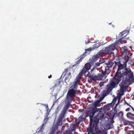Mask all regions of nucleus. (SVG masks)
Returning <instances> with one entry per match:
<instances>
[{
  "label": "nucleus",
  "mask_w": 134,
  "mask_h": 134,
  "mask_svg": "<svg viewBox=\"0 0 134 134\" xmlns=\"http://www.w3.org/2000/svg\"><path fill=\"white\" fill-rule=\"evenodd\" d=\"M123 53H126L125 56L126 61L123 64H121L120 61L117 62L114 61L115 65L118 66V69L114 76L110 79L109 83L106 85L105 90L103 91V97L107 96L113 88L117 87L122 77L125 80H127L134 77L133 76V73L130 69H124L125 67H126V62L129 60L130 57L125 51H123Z\"/></svg>",
  "instance_id": "obj_1"
},
{
  "label": "nucleus",
  "mask_w": 134,
  "mask_h": 134,
  "mask_svg": "<svg viewBox=\"0 0 134 134\" xmlns=\"http://www.w3.org/2000/svg\"><path fill=\"white\" fill-rule=\"evenodd\" d=\"M100 102V100H99L94 103V105L95 107L92 109L90 114V127L87 129V131L88 132V134L91 133L92 134H103V132L99 129L98 126L99 119V118H98V117L99 112V113L97 114V115L95 116L94 118L93 117L95 113L98 112L100 109H98L97 107L98 106Z\"/></svg>",
  "instance_id": "obj_2"
},
{
  "label": "nucleus",
  "mask_w": 134,
  "mask_h": 134,
  "mask_svg": "<svg viewBox=\"0 0 134 134\" xmlns=\"http://www.w3.org/2000/svg\"><path fill=\"white\" fill-rule=\"evenodd\" d=\"M91 73L89 76L90 79L92 81H96L97 80H102L101 75L98 73L99 71L95 68H93L91 70Z\"/></svg>",
  "instance_id": "obj_3"
},
{
  "label": "nucleus",
  "mask_w": 134,
  "mask_h": 134,
  "mask_svg": "<svg viewBox=\"0 0 134 134\" xmlns=\"http://www.w3.org/2000/svg\"><path fill=\"white\" fill-rule=\"evenodd\" d=\"M65 113L61 111L56 124L52 128V131L55 133L58 130V126H59L62 125V121L65 117Z\"/></svg>",
  "instance_id": "obj_4"
},
{
  "label": "nucleus",
  "mask_w": 134,
  "mask_h": 134,
  "mask_svg": "<svg viewBox=\"0 0 134 134\" xmlns=\"http://www.w3.org/2000/svg\"><path fill=\"white\" fill-rule=\"evenodd\" d=\"M133 76H134L133 75ZM122 79V82L120 83L119 86L120 87V92L124 94V92L126 90L127 88V86L126 83V81H131L134 82V77H133L132 78H130L128 80H125L123 78V77L121 79Z\"/></svg>",
  "instance_id": "obj_5"
},
{
  "label": "nucleus",
  "mask_w": 134,
  "mask_h": 134,
  "mask_svg": "<svg viewBox=\"0 0 134 134\" xmlns=\"http://www.w3.org/2000/svg\"><path fill=\"white\" fill-rule=\"evenodd\" d=\"M71 102V100L70 99V98L66 97V104L64 107L61 111L66 114Z\"/></svg>",
  "instance_id": "obj_6"
},
{
  "label": "nucleus",
  "mask_w": 134,
  "mask_h": 134,
  "mask_svg": "<svg viewBox=\"0 0 134 134\" xmlns=\"http://www.w3.org/2000/svg\"><path fill=\"white\" fill-rule=\"evenodd\" d=\"M94 62L92 61L86 63L85 65V67L82 69L83 70L86 72L91 69V66L94 65Z\"/></svg>",
  "instance_id": "obj_7"
},
{
  "label": "nucleus",
  "mask_w": 134,
  "mask_h": 134,
  "mask_svg": "<svg viewBox=\"0 0 134 134\" xmlns=\"http://www.w3.org/2000/svg\"><path fill=\"white\" fill-rule=\"evenodd\" d=\"M76 94V90L73 89H70L68 91L66 97L68 98H73L75 96Z\"/></svg>",
  "instance_id": "obj_8"
},
{
  "label": "nucleus",
  "mask_w": 134,
  "mask_h": 134,
  "mask_svg": "<svg viewBox=\"0 0 134 134\" xmlns=\"http://www.w3.org/2000/svg\"><path fill=\"white\" fill-rule=\"evenodd\" d=\"M109 53L106 48L105 49L100 50L95 55V58L97 59L99 58L100 57H102L105 55L107 53Z\"/></svg>",
  "instance_id": "obj_9"
},
{
  "label": "nucleus",
  "mask_w": 134,
  "mask_h": 134,
  "mask_svg": "<svg viewBox=\"0 0 134 134\" xmlns=\"http://www.w3.org/2000/svg\"><path fill=\"white\" fill-rule=\"evenodd\" d=\"M123 94L120 92L119 93V95L117 97H114L113 100V103L115 104L116 102L118 100V102L117 104H119L120 103V100L121 98V96H122Z\"/></svg>",
  "instance_id": "obj_10"
},
{
  "label": "nucleus",
  "mask_w": 134,
  "mask_h": 134,
  "mask_svg": "<svg viewBox=\"0 0 134 134\" xmlns=\"http://www.w3.org/2000/svg\"><path fill=\"white\" fill-rule=\"evenodd\" d=\"M116 46L114 44H112L108 47H106L105 48L107 50L108 53L111 51H114L115 49Z\"/></svg>",
  "instance_id": "obj_11"
},
{
  "label": "nucleus",
  "mask_w": 134,
  "mask_h": 134,
  "mask_svg": "<svg viewBox=\"0 0 134 134\" xmlns=\"http://www.w3.org/2000/svg\"><path fill=\"white\" fill-rule=\"evenodd\" d=\"M129 31L128 30H125L122 32H121L120 34L119 35V37H122L123 36H124V35L125 34H126L125 36H124V37H125L129 33Z\"/></svg>",
  "instance_id": "obj_12"
},
{
  "label": "nucleus",
  "mask_w": 134,
  "mask_h": 134,
  "mask_svg": "<svg viewBox=\"0 0 134 134\" xmlns=\"http://www.w3.org/2000/svg\"><path fill=\"white\" fill-rule=\"evenodd\" d=\"M114 64V63L112 61L109 60L107 62L105 63L107 65V67L108 68H111Z\"/></svg>",
  "instance_id": "obj_13"
},
{
  "label": "nucleus",
  "mask_w": 134,
  "mask_h": 134,
  "mask_svg": "<svg viewBox=\"0 0 134 134\" xmlns=\"http://www.w3.org/2000/svg\"><path fill=\"white\" fill-rule=\"evenodd\" d=\"M112 107V105L111 103L108 104H107L104 106V109L105 110H107V111L110 110V108Z\"/></svg>",
  "instance_id": "obj_14"
},
{
  "label": "nucleus",
  "mask_w": 134,
  "mask_h": 134,
  "mask_svg": "<svg viewBox=\"0 0 134 134\" xmlns=\"http://www.w3.org/2000/svg\"><path fill=\"white\" fill-rule=\"evenodd\" d=\"M84 54H83V55H81L80 56V59L78 61L75 62V64L73 65V66H74L76 65L77 64H78L82 61V59L84 57Z\"/></svg>",
  "instance_id": "obj_15"
},
{
  "label": "nucleus",
  "mask_w": 134,
  "mask_h": 134,
  "mask_svg": "<svg viewBox=\"0 0 134 134\" xmlns=\"http://www.w3.org/2000/svg\"><path fill=\"white\" fill-rule=\"evenodd\" d=\"M86 73V72H85V71L83 70L82 69L81 71V72L77 76V78H78V79H80L81 77L83 75L85 74Z\"/></svg>",
  "instance_id": "obj_16"
},
{
  "label": "nucleus",
  "mask_w": 134,
  "mask_h": 134,
  "mask_svg": "<svg viewBox=\"0 0 134 134\" xmlns=\"http://www.w3.org/2000/svg\"><path fill=\"white\" fill-rule=\"evenodd\" d=\"M86 73V72H85V71L83 70L82 69L81 71V72L77 76V78H78V79H80L81 77L83 75L85 74Z\"/></svg>",
  "instance_id": "obj_17"
},
{
  "label": "nucleus",
  "mask_w": 134,
  "mask_h": 134,
  "mask_svg": "<svg viewBox=\"0 0 134 134\" xmlns=\"http://www.w3.org/2000/svg\"><path fill=\"white\" fill-rule=\"evenodd\" d=\"M86 73V72H85V71L83 70L82 69L81 71V72L77 76V78H78V79H80L81 77L83 75L85 74Z\"/></svg>",
  "instance_id": "obj_18"
},
{
  "label": "nucleus",
  "mask_w": 134,
  "mask_h": 134,
  "mask_svg": "<svg viewBox=\"0 0 134 134\" xmlns=\"http://www.w3.org/2000/svg\"><path fill=\"white\" fill-rule=\"evenodd\" d=\"M107 70V69L106 68H105V70L104 71H103V70H102V72L101 73H99V74H101L102 76V79L103 78L104 76H105L106 75V71Z\"/></svg>",
  "instance_id": "obj_19"
},
{
  "label": "nucleus",
  "mask_w": 134,
  "mask_h": 134,
  "mask_svg": "<svg viewBox=\"0 0 134 134\" xmlns=\"http://www.w3.org/2000/svg\"><path fill=\"white\" fill-rule=\"evenodd\" d=\"M127 116L130 118H132L134 120V114H133L130 113H129L127 114Z\"/></svg>",
  "instance_id": "obj_20"
},
{
  "label": "nucleus",
  "mask_w": 134,
  "mask_h": 134,
  "mask_svg": "<svg viewBox=\"0 0 134 134\" xmlns=\"http://www.w3.org/2000/svg\"><path fill=\"white\" fill-rule=\"evenodd\" d=\"M75 129L74 128L72 129L71 130L65 131L62 134H69L71 133L73 131H75Z\"/></svg>",
  "instance_id": "obj_21"
},
{
  "label": "nucleus",
  "mask_w": 134,
  "mask_h": 134,
  "mask_svg": "<svg viewBox=\"0 0 134 134\" xmlns=\"http://www.w3.org/2000/svg\"><path fill=\"white\" fill-rule=\"evenodd\" d=\"M120 42L121 43H126L127 42V41L126 40V38L125 37H123L122 38H121L120 39Z\"/></svg>",
  "instance_id": "obj_22"
},
{
  "label": "nucleus",
  "mask_w": 134,
  "mask_h": 134,
  "mask_svg": "<svg viewBox=\"0 0 134 134\" xmlns=\"http://www.w3.org/2000/svg\"><path fill=\"white\" fill-rule=\"evenodd\" d=\"M43 129L44 127L41 126L40 127L38 128L36 132L39 133L40 132H42L43 131Z\"/></svg>",
  "instance_id": "obj_23"
},
{
  "label": "nucleus",
  "mask_w": 134,
  "mask_h": 134,
  "mask_svg": "<svg viewBox=\"0 0 134 134\" xmlns=\"http://www.w3.org/2000/svg\"><path fill=\"white\" fill-rule=\"evenodd\" d=\"M70 69L68 68L66 69L64 71L62 75L64 76H65L66 74L68 72H70Z\"/></svg>",
  "instance_id": "obj_24"
},
{
  "label": "nucleus",
  "mask_w": 134,
  "mask_h": 134,
  "mask_svg": "<svg viewBox=\"0 0 134 134\" xmlns=\"http://www.w3.org/2000/svg\"><path fill=\"white\" fill-rule=\"evenodd\" d=\"M78 121L77 122V123H80L81 121H82L84 120L85 118H83L82 116H80L78 118Z\"/></svg>",
  "instance_id": "obj_25"
},
{
  "label": "nucleus",
  "mask_w": 134,
  "mask_h": 134,
  "mask_svg": "<svg viewBox=\"0 0 134 134\" xmlns=\"http://www.w3.org/2000/svg\"><path fill=\"white\" fill-rule=\"evenodd\" d=\"M111 124H108L106 125L105 126V129L107 130H108L111 129Z\"/></svg>",
  "instance_id": "obj_26"
},
{
  "label": "nucleus",
  "mask_w": 134,
  "mask_h": 134,
  "mask_svg": "<svg viewBox=\"0 0 134 134\" xmlns=\"http://www.w3.org/2000/svg\"><path fill=\"white\" fill-rule=\"evenodd\" d=\"M78 82H77V81H76L74 83L73 86V88L75 89H76L77 87Z\"/></svg>",
  "instance_id": "obj_27"
},
{
  "label": "nucleus",
  "mask_w": 134,
  "mask_h": 134,
  "mask_svg": "<svg viewBox=\"0 0 134 134\" xmlns=\"http://www.w3.org/2000/svg\"><path fill=\"white\" fill-rule=\"evenodd\" d=\"M102 63H99L98 62H97V63H95L94 65V66H95V67H94V68H95L96 69H97L96 68L99 67L100 66V64H102Z\"/></svg>",
  "instance_id": "obj_28"
},
{
  "label": "nucleus",
  "mask_w": 134,
  "mask_h": 134,
  "mask_svg": "<svg viewBox=\"0 0 134 134\" xmlns=\"http://www.w3.org/2000/svg\"><path fill=\"white\" fill-rule=\"evenodd\" d=\"M71 77V73L70 72H69L67 76L66 77L65 79H70Z\"/></svg>",
  "instance_id": "obj_29"
},
{
  "label": "nucleus",
  "mask_w": 134,
  "mask_h": 134,
  "mask_svg": "<svg viewBox=\"0 0 134 134\" xmlns=\"http://www.w3.org/2000/svg\"><path fill=\"white\" fill-rule=\"evenodd\" d=\"M120 43H121L120 42V39L118 41H116L114 43L115 46H118V45L120 44Z\"/></svg>",
  "instance_id": "obj_30"
},
{
  "label": "nucleus",
  "mask_w": 134,
  "mask_h": 134,
  "mask_svg": "<svg viewBox=\"0 0 134 134\" xmlns=\"http://www.w3.org/2000/svg\"><path fill=\"white\" fill-rule=\"evenodd\" d=\"M122 49L126 51H128V48L127 47L125 46H124L122 47Z\"/></svg>",
  "instance_id": "obj_31"
},
{
  "label": "nucleus",
  "mask_w": 134,
  "mask_h": 134,
  "mask_svg": "<svg viewBox=\"0 0 134 134\" xmlns=\"http://www.w3.org/2000/svg\"><path fill=\"white\" fill-rule=\"evenodd\" d=\"M46 124V122H45V121L41 125L43 127H44V126H45V125Z\"/></svg>",
  "instance_id": "obj_32"
},
{
  "label": "nucleus",
  "mask_w": 134,
  "mask_h": 134,
  "mask_svg": "<svg viewBox=\"0 0 134 134\" xmlns=\"http://www.w3.org/2000/svg\"><path fill=\"white\" fill-rule=\"evenodd\" d=\"M82 92L84 93H85L86 92V90L85 89H83L82 91Z\"/></svg>",
  "instance_id": "obj_33"
},
{
  "label": "nucleus",
  "mask_w": 134,
  "mask_h": 134,
  "mask_svg": "<svg viewBox=\"0 0 134 134\" xmlns=\"http://www.w3.org/2000/svg\"><path fill=\"white\" fill-rule=\"evenodd\" d=\"M118 104H116V105L115 107L114 108V111H115V110H116V107L117 105H118Z\"/></svg>",
  "instance_id": "obj_34"
},
{
  "label": "nucleus",
  "mask_w": 134,
  "mask_h": 134,
  "mask_svg": "<svg viewBox=\"0 0 134 134\" xmlns=\"http://www.w3.org/2000/svg\"><path fill=\"white\" fill-rule=\"evenodd\" d=\"M48 118H45L44 119V121H46V122H47V121H48Z\"/></svg>",
  "instance_id": "obj_35"
},
{
  "label": "nucleus",
  "mask_w": 134,
  "mask_h": 134,
  "mask_svg": "<svg viewBox=\"0 0 134 134\" xmlns=\"http://www.w3.org/2000/svg\"><path fill=\"white\" fill-rule=\"evenodd\" d=\"M130 110V108H127V109H126L125 110L126 111H129Z\"/></svg>",
  "instance_id": "obj_36"
},
{
  "label": "nucleus",
  "mask_w": 134,
  "mask_h": 134,
  "mask_svg": "<svg viewBox=\"0 0 134 134\" xmlns=\"http://www.w3.org/2000/svg\"><path fill=\"white\" fill-rule=\"evenodd\" d=\"M55 133L51 131V132L49 133V134H55Z\"/></svg>",
  "instance_id": "obj_37"
},
{
  "label": "nucleus",
  "mask_w": 134,
  "mask_h": 134,
  "mask_svg": "<svg viewBox=\"0 0 134 134\" xmlns=\"http://www.w3.org/2000/svg\"><path fill=\"white\" fill-rule=\"evenodd\" d=\"M129 106L132 108L133 110L134 111V109L133 108V107L130 105H129Z\"/></svg>",
  "instance_id": "obj_38"
},
{
  "label": "nucleus",
  "mask_w": 134,
  "mask_h": 134,
  "mask_svg": "<svg viewBox=\"0 0 134 134\" xmlns=\"http://www.w3.org/2000/svg\"><path fill=\"white\" fill-rule=\"evenodd\" d=\"M77 80L76 81H77V82H79L80 81V80H79L80 79H78V78L77 77Z\"/></svg>",
  "instance_id": "obj_39"
},
{
  "label": "nucleus",
  "mask_w": 134,
  "mask_h": 134,
  "mask_svg": "<svg viewBox=\"0 0 134 134\" xmlns=\"http://www.w3.org/2000/svg\"><path fill=\"white\" fill-rule=\"evenodd\" d=\"M52 77V76L51 75H50L49 76H48V78H51Z\"/></svg>",
  "instance_id": "obj_40"
},
{
  "label": "nucleus",
  "mask_w": 134,
  "mask_h": 134,
  "mask_svg": "<svg viewBox=\"0 0 134 134\" xmlns=\"http://www.w3.org/2000/svg\"><path fill=\"white\" fill-rule=\"evenodd\" d=\"M132 127L133 128V130H134V126L132 125Z\"/></svg>",
  "instance_id": "obj_41"
},
{
  "label": "nucleus",
  "mask_w": 134,
  "mask_h": 134,
  "mask_svg": "<svg viewBox=\"0 0 134 134\" xmlns=\"http://www.w3.org/2000/svg\"><path fill=\"white\" fill-rule=\"evenodd\" d=\"M126 102V104L127 105H130L128 103H127V102Z\"/></svg>",
  "instance_id": "obj_42"
},
{
  "label": "nucleus",
  "mask_w": 134,
  "mask_h": 134,
  "mask_svg": "<svg viewBox=\"0 0 134 134\" xmlns=\"http://www.w3.org/2000/svg\"><path fill=\"white\" fill-rule=\"evenodd\" d=\"M85 44H88V43L87 42H85Z\"/></svg>",
  "instance_id": "obj_43"
},
{
  "label": "nucleus",
  "mask_w": 134,
  "mask_h": 134,
  "mask_svg": "<svg viewBox=\"0 0 134 134\" xmlns=\"http://www.w3.org/2000/svg\"><path fill=\"white\" fill-rule=\"evenodd\" d=\"M116 113H117V111H116Z\"/></svg>",
  "instance_id": "obj_44"
},
{
  "label": "nucleus",
  "mask_w": 134,
  "mask_h": 134,
  "mask_svg": "<svg viewBox=\"0 0 134 134\" xmlns=\"http://www.w3.org/2000/svg\"><path fill=\"white\" fill-rule=\"evenodd\" d=\"M48 107V106H47V108Z\"/></svg>",
  "instance_id": "obj_45"
}]
</instances>
